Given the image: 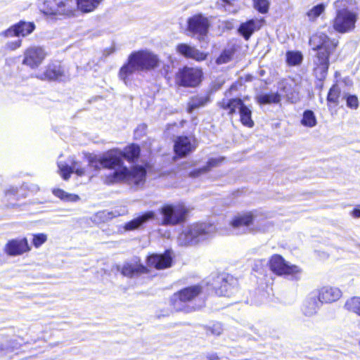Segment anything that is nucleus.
Here are the masks:
<instances>
[{"label": "nucleus", "instance_id": "2eb2a0df", "mask_svg": "<svg viewBox=\"0 0 360 360\" xmlns=\"http://www.w3.org/2000/svg\"><path fill=\"white\" fill-rule=\"evenodd\" d=\"M36 29L34 22L20 20L12 25L0 33V36L4 38L26 37L30 35Z\"/></svg>", "mask_w": 360, "mask_h": 360}, {"label": "nucleus", "instance_id": "4c0bfd02", "mask_svg": "<svg viewBox=\"0 0 360 360\" xmlns=\"http://www.w3.org/2000/svg\"><path fill=\"white\" fill-rule=\"evenodd\" d=\"M234 53L235 49L233 47L224 49L216 58V64L222 65L231 62L233 58Z\"/></svg>", "mask_w": 360, "mask_h": 360}, {"label": "nucleus", "instance_id": "de8ad7c7", "mask_svg": "<svg viewBox=\"0 0 360 360\" xmlns=\"http://www.w3.org/2000/svg\"><path fill=\"white\" fill-rule=\"evenodd\" d=\"M243 86L241 80L238 79L235 82H233L229 88L226 91V94L229 93L231 94L233 92L238 91Z\"/></svg>", "mask_w": 360, "mask_h": 360}, {"label": "nucleus", "instance_id": "7c9ffc66", "mask_svg": "<svg viewBox=\"0 0 360 360\" xmlns=\"http://www.w3.org/2000/svg\"><path fill=\"white\" fill-rule=\"evenodd\" d=\"M238 112L240 115V122L243 126L248 128H252L255 126V122L252 117V110L249 106L245 104L244 102L241 105Z\"/></svg>", "mask_w": 360, "mask_h": 360}, {"label": "nucleus", "instance_id": "79ce46f5", "mask_svg": "<svg viewBox=\"0 0 360 360\" xmlns=\"http://www.w3.org/2000/svg\"><path fill=\"white\" fill-rule=\"evenodd\" d=\"M345 99L349 108L356 110L359 108V102L356 95L347 94L345 96Z\"/></svg>", "mask_w": 360, "mask_h": 360}, {"label": "nucleus", "instance_id": "a878e982", "mask_svg": "<svg viewBox=\"0 0 360 360\" xmlns=\"http://www.w3.org/2000/svg\"><path fill=\"white\" fill-rule=\"evenodd\" d=\"M341 96L342 89L338 82L336 81L329 88L327 94L326 105L328 110L331 111L339 105Z\"/></svg>", "mask_w": 360, "mask_h": 360}, {"label": "nucleus", "instance_id": "423d86ee", "mask_svg": "<svg viewBox=\"0 0 360 360\" xmlns=\"http://www.w3.org/2000/svg\"><path fill=\"white\" fill-rule=\"evenodd\" d=\"M147 164L146 166L136 165L130 169L126 165L108 174L105 177V182L108 185L131 181L134 185H143L146 181Z\"/></svg>", "mask_w": 360, "mask_h": 360}, {"label": "nucleus", "instance_id": "f257e3e1", "mask_svg": "<svg viewBox=\"0 0 360 360\" xmlns=\"http://www.w3.org/2000/svg\"><path fill=\"white\" fill-rule=\"evenodd\" d=\"M103 0H37L39 12L51 19L74 17L77 10L87 13L94 11Z\"/></svg>", "mask_w": 360, "mask_h": 360}, {"label": "nucleus", "instance_id": "09e8293b", "mask_svg": "<svg viewBox=\"0 0 360 360\" xmlns=\"http://www.w3.org/2000/svg\"><path fill=\"white\" fill-rule=\"evenodd\" d=\"M72 167H74L73 173H75L77 175L82 176L85 174V169L79 167L77 162H72Z\"/></svg>", "mask_w": 360, "mask_h": 360}, {"label": "nucleus", "instance_id": "49530a36", "mask_svg": "<svg viewBox=\"0 0 360 360\" xmlns=\"http://www.w3.org/2000/svg\"><path fill=\"white\" fill-rule=\"evenodd\" d=\"M305 307H306V309H305L306 314H311L315 313L316 311V308H317L315 300L308 301L306 304Z\"/></svg>", "mask_w": 360, "mask_h": 360}, {"label": "nucleus", "instance_id": "6ab92c4d", "mask_svg": "<svg viewBox=\"0 0 360 360\" xmlns=\"http://www.w3.org/2000/svg\"><path fill=\"white\" fill-rule=\"evenodd\" d=\"M264 18H251L241 22L237 30L238 34L245 41H248L252 35L259 31L264 25Z\"/></svg>", "mask_w": 360, "mask_h": 360}, {"label": "nucleus", "instance_id": "a19ab883", "mask_svg": "<svg viewBox=\"0 0 360 360\" xmlns=\"http://www.w3.org/2000/svg\"><path fill=\"white\" fill-rule=\"evenodd\" d=\"M47 238V235L46 233H34L32 235V243L35 248H39L46 242Z\"/></svg>", "mask_w": 360, "mask_h": 360}, {"label": "nucleus", "instance_id": "f3484780", "mask_svg": "<svg viewBox=\"0 0 360 360\" xmlns=\"http://www.w3.org/2000/svg\"><path fill=\"white\" fill-rule=\"evenodd\" d=\"M31 250V245L26 237L8 240L4 248V252L11 257L22 255L28 253Z\"/></svg>", "mask_w": 360, "mask_h": 360}, {"label": "nucleus", "instance_id": "f03ea898", "mask_svg": "<svg viewBox=\"0 0 360 360\" xmlns=\"http://www.w3.org/2000/svg\"><path fill=\"white\" fill-rule=\"evenodd\" d=\"M309 44L315 52L313 56V75L317 80L323 82L328 75L330 57L338 47V41L330 38L324 32H320L313 34Z\"/></svg>", "mask_w": 360, "mask_h": 360}, {"label": "nucleus", "instance_id": "6e6d98bb", "mask_svg": "<svg viewBox=\"0 0 360 360\" xmlns=\"http://www.w3.org/2000/svg\"><path fill=\"white\" fill-rule=\"evenodd\" d=\"M223 6H231L232 3L231 0H221Z\"/></svg>", "mask_w": 360, "mask_h": 360}, {"label": "nucleus", "instance_id": "58836bf2", "mask_svg": "<svg viewBox=\"0 0 360 360\" xmlns=\"http://www.w3.org/2000/svg\"><path fill=\"white\" fill-rule=\"evenodd\" d=\"M53 193L56 197L63 200L75 202L79 199L77 195L68 193L61 188L54 189Z\"/></svg>", "mask_w": 360, "mask_h": 360}, {"label": "nucleus", "instance_id": "39448f33", "mask_svg": "<svg viewBox=\"0 0 360 360\" xmlns=\"http://www.w3.org/2000/svg\"><path fill=\"white\" fill-rule=\"evenodd\" d=\"M213 224L198 221L189 224L178 236L181 246H193L198 245L208 239L213 233Z\"/></svg>", "mask_w": 360, "mask_h": 360}, {"label": "nucleus", "instance_id": "f704fd0d", "mask_svg": "<svg viewBox=\"0 0 360 360\" xmlns=\"http://www.w3.org/2000/svg\"><path fill=\"white\" fill-rule=\"evenodd\" d=\"M300 122L306 127L311 128L315 127L317 124V120L314 112L311 110H304Z\"/></svg>", "mask_w": 360, "mask_h": 360}, {"label": "nucleus", "instance_id": "72a5a7b5", "mask_svg": "<svg viewBox=\"0 0 360 360\" xmlns=\"http://www.w3.org/2000/svg\"><path fill=\"white\" fill-rule=\"evenodd\" d=\"M303 56L299 51H288L285 53V62L288 66H296L302 63Z\"/></svg>", "mask_w": 360, "mask_h": 360}, {"label": "nucleus", "instance_id": "a211bd4d", "mask_svg": "<svg viewBox=\"0 0 360 360\" xmlns=\"http://www.w3.org/2000/svg\"><path fill=\"white\" fill-rule=\"evenodd\" d=\"M197 147V141L195 138L188 136H179L174 143V152L179 158L186 157Z\"/></svg>", "mask_w": 360, "mask_h": 360}, {"label": "nucleus", "instance_id": "7ed1b4c3", "mask_svg": "<svg viewBox=\"0 0 360 360\" xmlns=\"http://www.w3.org/2000/svg\"><path fill=\"white\" fill-rule=\"evenodd\" d=\"M207 296L202 284L188 285L170 296L169 306L175 312L191 313L203 307Z\"/></svg>", "mask_w": 360, "mask_h": 360}, {"label": "nucleus", "instance_id": "5fc2aeb1", "mask_svg": "<svg viewBox=\"0 0 360 360\" xmlns=\"http://www.w3.org/2000/svg\"><path fill=\"white\" fill-rule=\"evenodd\" d=\"M212 330V333L215 334V335H219L221 332V328L219 326H214V327H212L211 328Z\"/></svg>", "mask_w": 360, "mask_h": 360}, {"label": "nucleus", "instance_id": "4468645a", "mask_svg": "<svg viewBox=\"0 0 360 360\" xmlns=\"http://www.w3.org/2000/svg\"><path fill=\"white\" fill-rule=\"evenodd\" d=\"M136 64L139 68V71L146 72L153 70L159 68L160 59L158 56L147 49H140L131 53Z\"/></svg>", "mask_w": 360, "mask_h": 360}, {"label": "nucleus", "instance_id": "e433bc0d", "mask_svg": "<svg viewBox=\"0 0 360 360\" xmlns=\"http://www.w3.org/2000/svg\"><path fill=\"white\" fill-rule=\"evenodd\" d=\"M326 11V5L323 3L313 6L307 12V16L309 21L314 22Z\"/></svg>", "mask_w": 360, "mask_h": 360}, {"label": "nucleus", "instance_id": "c85d7f7f", "mask_svg": "<svg viewBox=\"0 0 360 360\" xmlns=\"http://www.w3.org/2000/svg\"><path fill=\"white\" fill-rule=\"evenodd\" d=\"M155 219H156L155 212L153 210L147 211L136 218L125 223L124 229L125 231H134L140 228L147 221Z\"/></svg>", "mask_w": 360, "mask_h": 360}, {"label": "nucleus", "instance_id": "aec40b11", "mask_svg": "<svg viewBox=\"0 0 360 360\" xmlns=\"http://www.w3.org/2000/svg\"><path fill=\"white\" fill-rule=\"evenodd\" d=\"M176 53L186 59H192L197 62H202L205 60L209 53L200 51L186 43H180L176 46Z\"/></svg>", "mask_w": 360, "mask_h": 360}, {"label": "nucleus", "instance_id": "b1692460", "mask_svg": "<svg viewBox=\"0 0 360 360\" xmlns=\"http://www.w3.org/2000/svg\"><path fill=\"white\" fill-rule=\"evenodd\" d=\"M243 102L242 98L238 97L224 98L217 103V105L220 110L224 111L227 115L233 116L239 110Z\"/></svg>", "mask_w": 360, "mask_h": 360}, {"label": "nucleus", "instance_id": "9d476101", "mask_svg": "<svg viewBox=\"0 0 360 360\" xmlns=\"http://www.w3.org/2000/svg\"><path fill=\"white\" fill-rule=\"evenodd\" d=\"M89 165L97 171L103 168L113 170V172L125 166L124 160H122L120 148H118L108 150L99 158L92 157L89 158Z\"/></svg>", "mask_w": 360, "mask_h": 360}, {"label": "nucleus", "instance_id": "412c9836", "mask_svg": "<svg viewBox=\"0 0 360 360\" xmlns=\"http://www.w3.org/2000/svg\"><path fill=\"white\" fill-rule=\"evenodd\" d=\"M342 295L341 290L335 286L324 285L318 289L317 299L321 304L337 302Z\"/></svg>", "mask_w": 360, "mask_h": 360}, {"label": "nucleus", "instance_id": "473e14b6", "mask_svg": "<svg viewBox=\"0 0 360 360\" xmlns=\"http://www.w3.org/2000/svg\"><path fill=\"white\" fill-rule=\"evenodd\" d=\"M344 308L349 312L360 316V297L354 296L347 300Z\"/></svg>", "mask_w": 360, "mask_h": 360}, {"label": "nucleus", "instance_id": "f8f14e48", "mask_svg": "<svg viewBox=\"0 0 360 360\" xmlns=\"http://www.w3.org/2000/svg\"><path fill=\"white\" fill-rule=\"evenodd\" d=\"M48 56L43 46L32 45L25 49L22 53V65L35 70L39 68Z\"/></svg>", "mask_w": 360, "mask_h": 360}, {"label": "nucleus", "instance_id": "dca6fc26", "mask_svg": "<svg viewBox=\"0 0 360 360\" xmlns=\"http://www.w3.org/2000/svg\"><path fill=\"white\" fill-rule=\"evenodd\" d=\"M172 251L167 249L162 254L151 253L146 256V262L147 266L153 267L157 270H162L169 268L172 265Z\"/></svg>", "mask_w": 360, "mask_h": 360}, {"label": "nucleus", "instance_id": "1a4fd4ad", "mask_svg": "<svg viewBox=\"0 0 360 360\" xmlns=\"http://www.w3.org/2000/svg\"><path fill=\"white\" fill-rule=\"evenodd\" d=\"M203 77L201 68L184 65L174 74V84L177 87L195 88L200 85Z\"/></svg>", "mask_w": 360, "mask_h": 360}, {"label": "nucleus", "instance_id": "bb28decb", "mask_svg": "<svg viewBox=\"0 0 360 360\" xmlns=\"http://www.w3.org/2000/svg\"><path fill=\"white\" fill-rule=\"evenodd\" d=\"M141 147L136 143L127 144L122 150L120 149V154L122 160H127L128 162H135L141 157Z\"/></svg>", "mask_w": 360, "mask_h": 360}, {"label": "nucleus", "instance_id": "c03bdc74", "mask_svg": "<svg viewBox=\"0 0 360 360\" xmlns=\"http://www.w3.org/2000/svg\"><path fill=\"white\" fill-rule=\"evenodd\" d=\"M60 174L61 177L67 181L70 179L71 174L73 173L74 167L72 165L71 166L68 165H62L59 166Z\"/></svg>", "mask_w": 360, "mask_h": 360}, {"label": "nucleus", "instance_id": "ddd939ff", "mask_svg": "<svg viewBox=\"0 0 360 360\" xmlns=\"http://www.w3.org/2000/svg\"><path fill=\"white\" fill-rule=\"evenodd\" d=\"M210 27V20L202 13L195 14L187 20L186 30L200 41L207 37Z\"/></svg>", "mask_w": 360, "mask_h": 360}, {"label": "nucleus", "instance_id": "0eeeda50", "mask_svg": "<svg viewBox=\"0 0 360 360\" xmlns=\"http://www.w3.org/2000/svg\"><path fill=\"white\" fill-rule=\"evenodd\" d=\"M160 215L159 225L175 226L185 223L188 218L190 209L184 202L164 203L159 209Z\"/></svg>", "mask_w": 360, "mask_h": 360}, {"label": "nucleus", "instance_id": "864d4df0", "mask_svg": "<svg viewBox=\"0 0 360 360\" xmlns=\"http://www.w3.org/2000/svg\"><path fill=\"white\" fill-rule=\"evenodd\" d=\"M207 360H220V357L217 354H210L206 356Z\"/></svg>", "mask_w": 360, "mask_h": 360}, {"label": "nucleus", "instance_id": "2f4dec72", "mask_svg": "<svg viewBox=\"0 0 360 360\" xmlns=\"http://www.w3.org/2000/svg\"><path fill=\"white\" fill-rule=\"evenodd\" d=\"M224 160V158L220 157L217 158H210L205 165H204L202 167L199 168L195 170H193L190 172L189 176L191 177H195L199 176L200 174L202 173H205L211 170L212 168L218 167L220 165Z\"/></svg>", "mask_w": 360, "mask_h": 360}, {"label": "nucleus", "instance_id": "a18cd8bd", "mask_svg": "<svg viewBox=\"0 0 360 360\" xmlns=\"http://www.w3.org/2000/svg\"><path fill=\"white\" fill-rule=\"evenodd\" d=\"M4 198L6 202H9L11 200L18 201L20 198L18 195V190L16 188H9L4 193Z\"/></svg>", "mask_w": 360, "mask_h": 360}, {"label": "nucleus", "instance_id": "37998d69", "mask_svg": "<svg viewBox=\"0 0 360 360\" xmlns=\"http://www.w3.org/2000/svg\"><path fill=\"white\" fill-rule=\"evenodd\" d=\"M22 44V39H17L15 40L9 41L4 45V50L6 51H15L20 49Z\"/></svg>", "mask_w": 360, "mask_h": 360}, {"label": "nucleus", "instance_id": "8fccbe9b", "mask_svg": "<svg viewBox=\"0 0 360 360\" xmlns=\"http://www.w3.org/2000/svg\"><path fill=\"white\" fill-rule=\"evenodd\" d=\"M241 80L243 84L244 85L246 82H252L254 79V77L251 74H247L244 76H241L238 78Z\"/></svg>", "mask_w": 360, "mask_h": 360}, {"label": "nucleus", "instance_id": "9b49d317", "mask_svg": "<svg viewBox=\"0 0 360 360\" xmlns=\"http://www.w3.org/2000/svg\"><path fill=\"white\" fill-rule=\"evenodd\" d=\"M268 266L269 270L278 276H290L295 280L300 278L299 275L302 271L300 266L290 264L279 254H274L269 257Z\"/></svg>", "mask_w": 360, "mask_h": 360}, {"label": "nucleus", "instance_id": "603ef678", "mask_svg": "<svg viewBox=\"0 0 360 360\" xmlns=\"http://www.w3.org/2000/svg\"><path fill=\"white\" fill-rule=\"evenodd\" d=\"M224 80L215 81L212 83V87L214 90L219 89L224 84Z\"/></svg>", "mask_w": 360, "mask_h": 360}, {"label": "nucleus", "instance_id": "ea45409f", "mask_svg": "<svg viewBox=\"0 0 360 360\" xmlns=\"http://www.w3.org/2000/svg\"><path fill=\"white\" fill-rule=\"evenodd\" d=\"M254 8L260 13H267L269 10L268 0H253Z\"/></svg>", "mask_w": 360, "mask_h": 360}, {"label": "nucleus", "instance_id": "6e6552de", "mask_svg": "<svg viewBox=\"0 0 360 360\" xmlns=\"http://www.w3.org/2000/svg\"><path fill=\"white\" fill-rule=\"evenodd\" d=\"M238 285V279L224 271L212 273L206 283L217 296L230 297Z\"/></svg>", "mask_w": 360, "mask_h": 360}, {"label": "nucleus", "instance_id": "5701e85b", "mask_svg": "<svg viewBox=\"0 0 360 360\" xmlns=\"http://www.w3.org/2000/svg\"><path fill=\"white\" fill-rule=\"evenodd\" d=\"M254 223L255 214L253 212L247 211L234 215L229 221V225L233 229L249 228L253 226Z\"/></svg>", "mask_w": 360, "mask_h": 360}, {"label": "nucleus", "instance_id": "cd10ccee", "mask_svg": "<svg viewBox=\"0 0 360 360\" xmlns=\"http://www.w3.org/2000/svg\"><path fill=\"white\" fill-rule=\"evenodd\" d=\"M211 96L209 92L205 94H197L191 96L186 105V112L192 113L194 110L205 107L211 102Z\"/></svg>", "mask_w": 360, "mask_h": 360}, {"label": "nucleus", "instance_id": "4be33fe9", "mask_svg": "<svg viewBox=\"0 0 360 360\" xmlns=\"http://www.w3.org/2000/svg\"><path fill=\"white\" fill-rule=\"evenodd\" d=\"M150 273V269L147 266L141 264L140 259L135 263H124L121 269V274L129 278L139 276L142 274H148Z\"/></svg>", "mask_w": 360, "mask_h": 360}, {"label": "nucleus", "instance_id": "c9c22d12", "mask_svg": "<svg viewBox=\"0 0 360 360\" xmlns=\"http://www.w3.org/2000/svg\"><path fill=\"white\" fill-rule=\"evenodd\" d=\"M258 103L262 105L278 103L281 101V96L277 92L262 94L259 96Z\"/></svg>", "mask_w": 360, "mask_h": 360}, {"label": "nucleus", "instance_id": "3c124183", "mask_svg": "<svg viewBox=\"0 0 360 360\" xmlns=\"http://www.w3.org/2000/svg\"><path fill=\"white\" fill-rule=\"evenodd\" d=\"M351 214L354 218H360V205L354 207Z\"/></svg>", "mask_w": 360, "mask_h": 360}, {"label": "nucleus", "instance_id": "20e7f679", "mask_svg": "<svg viewBox=\"0 0 360 360\" xmlns=\"http://www.w3.org/2000/svg\"><path fill=\"white\" fill-rule=\"evenodd\" d=\"M347 4V0H336L334 3L335 13L330 23L333 31L339 34L352 32L356 27L358 15L348 8Z\"/></svg>", "mask_w": 360, "mask_h": 360}, {"label": "nucleus", "instance_id": "c756f323", "mask_svg": "<svg viewBox=\"0 0 360 360\" xmlns=\"http://www.w3.org/2000/svg\"><path fill=\"white\" fill-rule=\"evenodd\" d=\"M65 75L63 68L60 65H49L43 72V77L49 81L60 79Z\"/></svg>", "mask_w": 360, "mask_h": 360}, {"label": "nucleus", "instance_id": "393cba45", "mask_svg": "<svg viewBox=\"0 0 360 360\" xmlns=\"http://www.w3.org/2000/svg\"><path fill=\"white\" fill-rule=\"evenodd\" d=\"M136 71H139V68L132 55L130 53L127 61L120 68L118 77L125 84H127L130 80V77Z\"/></svg>", "mask_w": 360, "mask_h": 360}]
</instances>
